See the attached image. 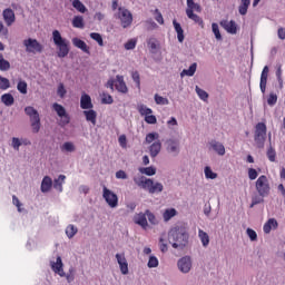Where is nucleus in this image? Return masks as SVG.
<instances>
[{"instance_id":"3","label":"nucleus","mask_w":285,"mask_h":285,"mask_svg":"<svg viewBox=\"0 0 285 285\" xmlns=\"http://www.w3.org/2000/svg\"><path fill=\"white\" fill-rule=\"evenodd\" d=\"M52 39H53V43L55 46H57L58 48V57L59 59H63L66 57H68L69 52H70V42L65 39L63 37H61V32H59V30H53L52 31Z\"/></svg>"},{"instance_id":"23","label":"nucleus","mask_w":285,"mask_h":285,"mask_svg":"<svg viewBox=\"0 0 285 285\" xmlns=\"http://www.w3.org/2000/svg\"><path fill=\"white\" fill-rule=\"evenodd\" d=\"M80 108L82 110H90L94 108L92 105V98H90V95L88 94H82L80 97Z\"/></svg>"},{"instance_id":"33","label":"nucleus","mask_w":285,"mask_h":285,"mask_svg":"<svg viewBox=\"0 0 285 285\" xmlns=\"http://www.w3.org/2000/svg\"><path fill=\"white\" fill-rule=\"evenodd\" d=\"M188 12H202V6L195 2V0H187L186 13Z\"/></svg>"},{"instance_id":"54","label":"nucleus","mask_w":285,"mask_h":285,"mask_svg":"<svg viewBox=\"0 0 285 285\" xmlns=\"http://www.w3.org/2000/svg\"><path fill=\"white\" fill-rule=\"evenodd\" d=\"M10 88V80L0 76V90H8Z\"/></svg>"},{"instance_id":"4","label":"nucleus","mask_w":285,"mask_h":285,"mask_svg":"<svg viewBox=\"0 0 285 285\" xmlns=\"http://www.w3.org/2000/svg\"><path fill=\"white\" fill-rule=\"evenodd\" d=\"M24 112L31 121L32 132H39V130H41V118L39 117V111H37L35 107L28 106L24 108Z\"/></svg>"},{"instance_id":"47","label":"nucleus","mask_w":285,"mask_h":285,"mask_svg":"<svg viewBox=\"0 0 285 285\" xmlns=\"http://www.w3.org/2000/svg\"><path fill=\"white\" fill-rule=\"evenodd\" d=\"M0 70L1 72H8L10 70V61L3 59L2 53H0Z\"/></svg>"},{"instance_id":"18","label":"nucleus","mask_w":285,"mask_h":285,"mask_svg":"<svg viewBox=\"0 0 285 285\" xmlns=\"http://www.w3.org/2000/svg\"><path fill=\"white\" fill-rule=\"evenodd\" d=\"M220 26L229 35H237V22H235V20H222Z\"/></svg>"},{"instance_id":"52","label":"nucleus","mask_w":285,"mask_h":285,"mask_svg":"<svg viewBox=\"0 0 285 285\" xmlns=\"http://www.w3.org/2000/svg\"><path fill=\"white\" fill-rule=\"evenodd\" d=\"M147 266L148 268H157V266H159V259L157 258V256H149Z\"/></svg>"},{"instance_id":"31","label":"nucleus","mask_w":285,"mask_h":285,"mask_svg":"<svg viewBox=\"0 0 285 285\" xmlns=\"http://www.w3.org/2000/svg\"><path fill=\"white\" fill-rule=\"evenodd\" d=\"M198 237L203 244V247L208 248V245L210 244V236H208V233L204 232V229H198Z\"/></svg>"},{"instance_id":"58","label":"nucleus","mask_w":285,"mask_h":285,"mask_svg":"<svg viewBox=\"0 0 285 285\" xmlns=\"http://www.w3.org/2000/svg\"><path fill=\"white\" fill-rule=\"evenodd\" d=\"M137 48V39H130L125 43V50H135Z\"/></svg>"},{"instance_id":"41","label":"nucleus","mask_w":285,"mask_h":285,"mask_svg":"<svg viewBox=\"0 0 285 285\" xmlns=\"http://www.w3.org/2000/svg\"><path fill=\"white\" fill-rule=\"evenodd\" d=\"M155 141H159V132L153 131L146 135L145 144H155Z\"/></svg>"},{"instance_id":"7","label":"nucleus","mask_w":285,"mask_h":285,"mask_svg":"<svg viewBox=\"0 0 285 285\" xmlns=\"http://www.w3.org/2000/svg\"><path fill=\"white\" fill-rule=\"evenodd\" d=\"M255 187L259 197H268V195H271V181L266 175H262L257 178Z\"/></svg>"},{"instance_id":"36","label":"nucleus","mask_w":285,"mask_h":285,"mask_svg":"<svg viewBox=\"0 0 285 285\" xmlns=\"http://www.w3.org/2000/svg\"><path fill=\"white\" fill-rule=\"evenodd\" d=\"M173 217H177V209L175 208H167L163 213L164 222H170Z\"/></svg>"},{"instance_id":"48","label":"nucleus","mask_w":285,"mask_h":285,"mask_svg":"<svg viewBox=\"0 0 285 285\" xmlns=\"http://www.w3.org/2000/svg\"><path fill=\"white\" fill-rule=\"evenodd\" d=\"M17 90H18L21 95H28V82H26L24 80L18 81Z\"/></svg>"},{"instance_id":"8","label":"nucleus","mask_w":285,"mask_h":285,"mask_svg":"<svg viewBox=\"0 0 285 285\" xmlns=\"http://www.w3.org/2000/svg\"><path fill=\"white\" fill-rule=\"evenodd\" d=\"M26 52L29 55H41L43 52V45L35 38H28L22 41Z\"/></svg>"},{"instance_id":"42","label":"nucleus","mask_w":285,"mask_h":285,"mask_svg":"<svg viewBox=\"0 0 285 285\" xmlns=\"http://www.w3.org/2000/svg\"><path fill=\"white\" fill-rule=\"evenodd\" d=\"M0 99L7 107L14 106V96L12 94H3Z\"/></svg>"},{"instance_id":"38","label":"nucleus","mask_w":285,"mask_h":285,"mask_svg":"<svg viewBox=\"0 0 285 285\" xmlns=\"http://www.w3.org/2000/svg\"><path fill=\"white\" fill-rule=\"evenodd\" d=\"M138 170L141 175H146L147 177H153L157 175V168H155L154 166L140 167Z\"/></svg>"},{"instance_id":"26","label":"nucleus","mask_w":285,"mask_h":285,"mask_svg":"<svg viewBox=\"0 0 285 285\" xmlns=\"http://www.w3.org/2000/svg\"><path fill=\"white\" fill-rule=\"evenodd\" d=\"M52 188V178L50 176H45L41 181L40 190L41 193H50Z\"/></svg>"},{"instance_id":"43","label":"nucleus","mask_w":285,"mask_h":285,"mask_svg":"<svg viewBox=\"0 0 285 285\" xmlns=\"http://www.w3.org/2000/svg\"><path fill=\"white\" fill-rule=\"evenodd\" d=\"M62 153H75L77 150V147L75 146V142L72 141H66L60 147Z\"/></svg>"},{"instance_id":"10","label":"nucleus","mask_w":285,"mask_h":285,"mask_svg":"<svg viewBox=\"0 0 285 285\" xmlns=\"http://www.w3.org/2000/svg\"><path fill=\"white\" fill-rule=\"evenodd\" d=\"M166 151L170 157H179L181 154V142L177 138H169L166 141Z\"/></svg>"},{"instance_id":"59","label":"nucleus","mask_w":285,"mask_h":285,"mask_svg":"<svg viewBox=\"0 0 285 285\" xmlns=\"http://www.w3.org/2000/svg\"><path fill=\"white\" fill-rule=\"evenodd\" d=\"M131 79L136 82L137 88H141V79L139 77V71H132Z\"/></svg>"},{"instance_id":"45","label":"nucleus","mask_w":285,"mask_h":285,"mask_svg":"<svg viewBox=\"0 0 285 285\" xmlns=\"http://www.w3.org/2000/svg\"><path fill=\"white\" fill-rule=\"evenodd\" d=\"M154 101L157 106H168V104H170V101L168 100V98H165L163 96H159L158 94H156L154 96Z\"/></svg>"},{"instance_id":"53","label":"nucleus","mask_w":285,"mask_h":285,"mask_svg":"<svg viewBox=\"0 0 285 285\" xmlns=\"http://www.w3.org/2000/svg\"><path fill=\"white\" fill-rule=\"evenodd\" d=\"M11 147L13 148V150L19 153L21 148V138H18V137L11 138Z\"/></svg>"},{"instance_id":"44","label":"nucleus","mask_w":285,"mask_h":285,"mask_svg":"<svg viewBox=\"0 0 285 285\" xmlns=\"http://www.w3.org/2000/svg\"><path fill=\"white\" fill-rule=\"evenodd\" d=\"M72 26L73 28H79L80 30H83L86 27V23L83 22V16H75L72 19Z\"/></svg>"},{"instance_id":"2","label":"nucleus","mask_w":285,"mask_h":285,"mask_svg":"<svg viewBox=\"0 0 285 285\" xmlns=\"http://www.w3.org/2000/svg\"><path fill=\"white\" fill-rule=\"evenodd\" d=\"M134 183L138 188L147 190L149 195H159L164 193V184L153 180V178H147L146 176H136L134 177Z\"/></svg>"},{"instance_id":"55","label":"nucleus","mask_w":285,"mask_h":285,"mask_svg":"<svg viewBox=\"0 0 285 285\" xmlns=\"http://www.w3.org/2000/svg\"><path fill=\"white\" fill-rule=\"evenodd\" d=\"M147 45H148V48H150L151 52H155L157 48H159V42L155 38H150Z\"/></svg>"},{"instance_id":"49","label":"nucleus","mask_w":285,"mask_h":285,"mask_svg":"<svg viewBox=\"0 0 285 285\" xmlns=\"http://www.w3.org/2000/svg\"><path fill=\"white\" fill-rule=\"evenodd\" d=\"M195 90L202 101H208V92L206 90L199 88V86H196Z\"/></svg>"},{"instance_id":"24","label":"nucleus","mask_w":285,"mask_h":285,"mask_svg":"<svg viewBox=\"0 0 285 285\" xmlns=\"http://www.w3.org/2000/svg\"><path fill=\"white\" fill-rule=\"evenodd\" d=\"M2 17L7 26H12V23L17 21V17L14 16V11L12 9H4Z\"/></svg>"},{"instance_id":"60","label":"nucleus","mask_w":285,"mask_h":285,"mask_svg":"<svg viewBox=\"0 0 285 285\" xmlns=\"http://www.w3.org/2000/svg\"><path fill=\"white\" fill-rule=\"evenodd\" d=\"M66 92H68L66 90V86H63V83H59L58 85V90H57V95L59 96L60 99H63L66 97Z\"/></svg>"},{"instance_id":"39","label":"nucleus","mask_w":285,"mask_h":285,"mask_svg":"<svg viewBox=\"0 0 285 285\" xmlns=\"http://www.w3.org/2000/svg\"><path fill=\"white\" fill-rule=\"evenodd\" d=\"M65 233H66L68 239H72L75 237V235H77L79 233V228H77V226L70 224L66 227Z\"/></svg>"},{"instance_id":"9","label":"nucleus","mask_w":285,"mask_h":285,"mask_svg":"<svg viewBox=\"0 0 285 285\" xmlns=\"http://www.w3.org/2000/svg\"><path fill=\"white\" fill-rule=\"evenodd\" d=\"M52 110L56 111L57 116L59 117V126H68L70 124V115L66 110V107L59 105V102L52 104Z\"/></svg>"},{"instance_id":"13","label":"nucleus","mask_w":285,"mask_h":285,"mask_svg":"<svg viewBox=\"0 0 285 285\" xmlns=\"http://www.w3.org/2000/svg\"><path fill=\"white\" fill-rule=\"evenodd\" d=\"M177 268L183 275H188L193 271V257L188 255L180 257L177 261Z\"/></svg>"},{"instance_id":"16","label":"nucleus","mask_w":285,"mask_h":285,"mask_svg":"<svg viewBox=\"0 0 285 285\" xmlns=\"http://www.w3.org/2000/svg\"><path fill=\"white\" fill-rule=\"evenodd\" d=\"M116 261H117V264L120 268L121 275H128L129 269H128V259H126V254L125 253H117L116 254Z\"/></svg>"},{"instance_id":"56","label":"nucleus","mask_w":285,"mask_h":285,"mask_svg":"<svg viewBox=\"0 0 285 285\" xmlns=\"http://www.w3.org/2000/svg\"><path fill=\"white\" fill-rule=\"evenodd\" d=\"M247 175H248V179H250V181H255V179H257V177H259V173H257V169H255V168H248Z\"/></svg>"},{"instance_id":"21","label":"nucleus","mask_w":285,"mask_h":285,"mask_svg":"<svg viewBox=\"0 0 285 285\" xmlns=\"http://www.w3.org/2000/svg\"><path fill=\"white\" fill-rule=\"evenodd\" d=\"M279 226V223H277V219L269 218L263 226V232L265 235H271V230H277Z\"/></svg>"},{"instance_id":"34","label":"nucleus","mask_w":285,"mask_h":285,"mask_svg":"<svg viewBox=\"0 0 285 285\" xmlns=\"http://www.w3.org/2000/svg\"><path fill=\"white\" fill-rule=\"evenodd\" d=\"M268 141H269V147L267 149V158L269 161L274 163L276 161V158H277V151H275V148H273V146L271 145V141H272L271 134H268Z\"/></svg>"},{"instance_id":"63","label":"nucleus","mask_w":285,"mask_h":285,"mask_svg":"<svg viewBox=\"0 0 285 285\" xmlns=\"http://www.w3.org/2000/svg\"><path fill=\"white\" fill-rule=\"evenodd\" d=\"M154 14L157 23H159L160 26H164V16L161 14V12H159V9H156L154 11Z\"/></svg>"},{"instance_id":"29","label":"nucleus","mask_w":285,"mask_h":285,"mask_svg":"<svg viewBox=\"0 0 285 285\" xmlns=\"http://www.w3.org/2000/svg\"><path fill=\"white\" fill-rule=\"evenodd\" d=\"M72 8L77 10V12H80V14H86L88 12V8H86V4L81 2V0H69Z\"/></svg>"},{"instance_id":"30","label":"nucleus","mask_w":285,"mask_h":285,"mask_svg":"<svg viewBox=\"0 0 285 285\" xmlns=\"http://www.w3.org/2000/svg\"><path fill=\"white\" fill-rule=\"evenodd\" d=\"M66 183V175H59L58 178L53 180V188L58 193H63V184Z\"/></svg>"},{"instance_id":"6","label":"nucleus","mask_w":285,"mask_h":285,"mask_svg":"<svg viewBox=\"0 0 285 285\" xmlns=\"http://www.w3.org/2000/svg\"><path fill=\"white\" fill-rule=\"evenodd\" d=\"M266 132H267L266 124L264 122L256 124L255 131H254V141L257 148H264V144H266Z\"/></svg>"},{"instance_id":"32","label":"nucleus","mask_w":285,"mask_h":285,"mask_svg":"<svg viewBox=\"0 0 285 285\" xmlns=\"http://www.w3.org/2000/svg\"><path fill=\"white\" fill-rule=\"evenodd\" d=\"M284 71L282 70V65L276 66L275 76L278 81V88L279 90L284 89V78H283Z\"/></svg>"},{"instance_id":"20","label":"nucleus","mask_w":285,"mask_h":285,"mask_svg":"<svg viewBox=\"0 0 285 285\" xmlns=\"http://www.w3.org/2000/svg\"><path fill=\"white\" fill-rule=\"evenodd\" d=\"M116 90L121 92V95H127L128 86H126V81L124 80V76L117 75L116 76Z\"/></svg>"},{"instance_id":"46","label":"nucleus","mask_w":285,"mask_h":285,"mask_svg":"<svg viewBox=\"0 0 285 285\" xmlns=\"http://www.w3.org/2000/svg\"><path fill=\"white\" fill-rule=\"evenodd\" d=\"M146 217L151 226H157L159 224V219H157V216H155L149 209H146Z\"/></svg>"},{"instance_id":"25","label":"nucleus","mask_w":285,"mask_h":285,"mask_svg":"<svg viewBox=\"0 0 285 285\" xmlns=\"http://www.w3.org/2000/svg\"><path fill=\"white\" fill-rule=\"evenodd\" d=\"M71 41L75 48L82 50V52H85L86 55H90V47H88V45L83 40L79 38H72Z\"/></svg>"},{"instance_id":"50","label":"nucleus","mask_w":285,"mask_h":285,"mask_svg":"<svg viewBox=\"0 0 285 285\" xmlns=\"http://www.w3.org/2000/svg\"><path fill=\"white\" fill-rule=\"evenodd\" d=\"M212 32L217 41H222V32H219V24L217 22L212 23Z\"/></svg>"},{"instance_id":"22","label":"nucleus","mask_w":285,"mask_h":285,"mask_svg":"<svg viewBox=\"0 0 285 285\" xmlns=\"http://www.w3.org/2000/svg\"><path fill=\"white\" fill-rule=\"evenodd\" d=\"M149 156L151 159H155L156 157L159 156V153H161V140H156L154 141L149 147Z\"/></svg>"},{"instance_id":"1","label":"nucleus","mask_w":285,"mask_h":285,"mask_svg":"<svg viewBox=\"0 0 285 285\" xmlns=\"http://www.w3.org/2000/svg\"><path fill=\"white\" fill-rule=\"evenodd\" d=\"M190 236L184 227L175 226L168 232V243L175 250H184L188 246Z\"/></svg>"},{"instance_id":"64","label":"nucleus","mask_w":285,"mask_h":285,"mask_svg":"<svg viewBox=\"0 0 285 285\" xmlns=\"http://www.w3.org/2000/svg\"><path fill=\"white\" fill-rule=\"evenodd\" d=\"M112 101H114L112 96H110L109 94H102L101 96L102 104H112Z\"/></svg>"},{"instance_id":"5","label":"nucleus","mask_w":285,"mask_h":285,"mask_svg":"<svg viewBox=\"0 0 285 285\" xmlns=\"http://www.w3.org/2000/svg\"><path fill=\"white\" fill-rule=\"evenodd\" d=\"M115 17L120 21L121 28H130L132 26V12L125 7H119Z\"/></svg>"},{"instance_id":"19","label":"nucleus","mask_w":285,"mask_h":285,"mask_svg":"<svg viewBox=\"0 0 285 285\" xmlns=\"http://www.w3.org/2000/svg\"><path fill=\"white\" fill-rule=\"evenodd\" d=\"M146 217V210L145 213H138L134 215V223H136L138 226H141L144 230L148 229V218Z\"/></svg>"},{"instance_id":"35","label":"nucleus","mask_w":285,"mask_h":285,"mask_svg":"<svg viewBox=\"0 0 285 285\" xmlns=\"http://www.w3.org/2000/svg\"><path fill=\"white\" fill-rule=\"evenodd\" d=\"M195 72H197V62L191 63L188 69H184L180 77H195Z\"/></svg>"},{"instance_id":"57","label":"nucleus","mask_w":285,"mask_h":285,"mask_svg":"<svg viewBox=\"0 0 285 285\" xmlns=\"http://www.w3.org/2000/svg\"><path fill=\"white\" fill-rule=\"evenodd\" d=\"M267 104L269 106H275V104H277V94L275 92H269V95L267 96Z\"/></svg>"},{"instance_id":"28","label":"nucleus","mask_w":285,"mask_h":285,"mask_svg":"<svg viewBox=\"0 0 285 285\" xmlns=\"http://www.w3.org/2000/svg\"><path fill=\"white\" fill-rule=\"evenodd\" d=\"M173 26L179 43H184L185 36H184V29L181 28V24L177 22V20H173Z\"/></svg>"},{"instance_id":"40","label":"nucleus","mask_w":285,"mask_h":285,"mask_svg":"<svg viewBox=\"0 0 285 285\" xmlns=\"http://www.w3.org/2000/svg\"><path fill=\"white\" fill-rule=\"evenodd\" d=\"M249 7L250 0H240V4L238 7L239 14H242V17L246 16Z\"/></svg>"},{"instance_id":"12","label":"nucleus","mask_w":285,"mask_h":285,"mask_svg":"<svg viewBox=\"0 0 285 285\" xmlns=\"http://www.w3.org/2000/svg\"><path fill=\"white\" fill-rule=\"evenodd\" d=\"M102 198L109 208H117L119 206V196L115 194V191L110 190L108 187H102Z\"/></svg>"},{"instance_id":"61","label":"nucleus","mask_w":285,"mask_h":285,"mask_svg":"<svg viewBox=\"0 0 285 285\" xmlns=\"http://www.w3.org/2000/svg\"><path fill=\"white\" fill-rule=\"evenodd\" d=\"M247 236L249 237L250 242H257V232L252 228L246 229Z\"/></svg>"},{"instance_id":"62","label":"nucleus","mask_w":285,"mask_h":285,"mask_svg":"<svg viewBox=\"0 0 285 285\" xmlns=\"http://www.w3.org/2000/svg\"><path fill=\"white\" fill-rule=\"evenodd\" d=\"M91 39H94V41L98 42V46H104V38H101V36L97 32H92L90 33Z\"/></svg>"},{"instance_id":"27","label":"nucleus","mask_w":285,"mask_h":285,"mask_svg":"<svg viewBox=\"0 0 285 285\" xmlns=\"http://www.w3.org/2000/svg\"><path fill=\"white\" fill-rule=\"evenodd\" d=\"M82 115L86 117V121H89L92 124V126H97V111L94 109H88L85 110Z\"/></svg>"},{"instance_id":"15","label":"nucleus","mask_w":285,"mask_h":285,"mask_svg":"<svg viewBox=\"0 0 285 285\" xmlns=\"http://www.w3.org/2000/svg\"><path fill=\"white\" fill-rule=\"evenodd\" d=\"M208 148L209 150H213V153H216V155H218L219 157H224V155H226V147L224 146V144L215 139L208 142Z\"/></svg>"},{"instance_id":"11","label":"nucleus","mask_w":285,"mask_h":285,"mask_svg":"<svg viewBox=\"0 0 285 285\" xmlns=\"http://www.w3.org/2000/svg\"><path fill=\"white\" fill-rule=\"evenodd\" d=\"M137 110L141 117H145L146 124H157V116L153 115V109H150L148 106L139 104L137 105Z\"/></svg>"},{"instance_id":"51","label":"nucleus","mask_w":285,"mask_h":285,"mask_svg":"<svg viewBox=\"0 0 285 285\" xmlns=\"http://www.w3.org/2000/svg\"><path fill=\"white\" fill-rule=\"evenodd\" d=\"M206 179H217V173L213 171V169L208 166L204 168Z\"/></svg>"},{"instance_id":"37","label":"nucleus","mask_w":285,"mask_h":285,"mask_svg":"<svg viewBox=\"0 0 285 285\" xmlns=\"http://www.w3.org/2000/svg\"><path fill=\"white\" fill-rule=\"evenodd\" d=\"M186 14L188 19L200 26V28H204V19H202V17H199L197 13H195V11H189Z\"/></svg>"},{"instance_id":"17","label":"nucleus","mask_w":285,"mask_h":285,"mask_svg":"<svg viewBox=\"0 0 285 285\" xmlns=\"http://www.w3.org/2000/svg\"><path fill=\"white\" fill-rule=\"evenodd\" d=\"M268 72H271V69L268 68V66H265L261 73V81H259V88H261L262 95H266V86H268Z\"/></svg>"},{"instance_id":"14","label":"nucleus","mask_w":285,"mask_h":285,"mask_svg":"<svg viewBox=\"0 0 285 285\" xmlns=\"http://www.w3.org/2000/svg\"><path fill=\"white\" fill-rule=\"evenodd\" d=\"M49 266L55 275H59V277H65L66 272L63 271V261L61 256L57 255L56 258H51L49 261Z\"/></svg>"}]
</instances>
